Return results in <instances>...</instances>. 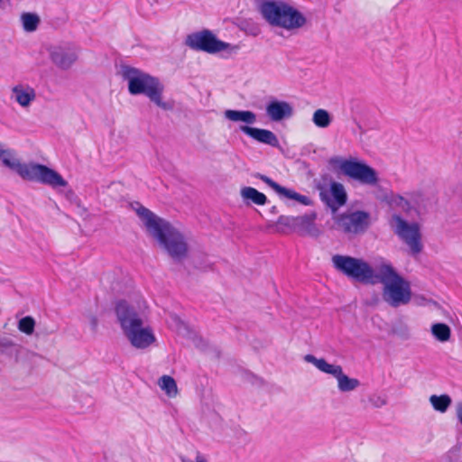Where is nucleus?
I'll return each mask as SVG.
<instances>
[{
	"mask_svg": "<svg viewBox=\"0 0 462 462\" xmlns=\"http://www.w3.org/2000/svg\"><path fill=\"white\" fill-rule=\"evenodd\" d=\"M138 214L144 221L149 233L158 240L172 258L181 260L187 255L188 246L183 236L168 221L157 217L144 207L138 209Z\"/></svg>",
	"mask_w": 462,
	"mask_h": 462,
	"instance_id": "nucleus-1",
	"label": "nucleus"
},
{
	"mask_svg": "<svg viewBox=\"0 0 462 462\" xmlns=\"http://www.w3.org/2000/svg\"><path fill=\"white\" fill-rule=\"evenodd\" d=\"M3 164L16 171L23 180L37 181L52 188L66 187L68 182L56 171L39 163H22L13 150L6 149L0 157Z\"/></svg>",
	"mask_w": 462,
	"mask_h": 462,
	"instance_id": "nucleus-2",
	"label": "nucleus"
},
{
	"mask_svg": "<svg viewBox=\"0 0 462 462\" xmlns=\"http://www.w3.org/2000/svg\"><path fill=\"white\" fill-rule=\"evenodd\" d=\"M122 76L128 81V91L130 94H144L159 107L164 110L172 108L170 103L162 101L163 86L157 78L130 66H124L122 68Z\"/></svg>",
	"mask_w": 462,
	"mask_h": 462,
	"instance_id": "nucleus-3",
	"label": "nucleus"
},
{
	"mask_svg": "<svg viewBox=\"0 0 462 462\" xmlns=\"http://www.w3.org/2000/svg\"><path fill=\"white\" fill-rule=\"evenodd\" d=\"M116 313L125 334L134 346L145 348L154 342L152 330L142 328V319L125 300L116 303Z\"/></svg>",
	"mask_w": 462,
	"mask_h": 462,
	"instance_id": "nucleus-4",
	"label": "nucleus"
},
{
	"mask_svg": "<svg viewBox=\"0 0 462 462\" xmlns=\"http://www.w3.org/2000/svg\"><path fill=\"white\" fill-rule=\"evenodd\" d=\"M383 284V300L392 307L408 304L411 299V284L390 263L379 267L377 281Z\"/></svg>",
	"mask_w": 462,
	"mask_h": 462,
	"instance_id": "nucleus-5",
	"label": "nucleus"
},
{
	"mask_svg": "<svg viewBox=\"0 0 462 462\" xmlns=\"http://www.w3.org/2000/svg\"><path fill=\"white\" fill-rule=\"evenodd\" d=\"M264 19L272 25L294 30L306 23L304 15L284 2L268 1L261 6Z\"/></svg>",
	"mask_w": 462,
	"mask_h": 462,
	"instance_id": "nucleus-6",
	"label": "nucleus"
},
{
	"mask_svg": "<svg viewBox=\"0 0 462 462\" xmlns=\"http://www.w3.org/2000/svg\"><path fill=\"white\" fill-rule=\"evenodd\" d=\"M333 267L348 279L364 283L374 284L378 275L373 267L362 258L349 255L335 254L331 258Z\"/></svg>",
	"mask_w": 462,
	"mask_h": 462,
	"instance_id": "nucleus-7",
	"label": "nucleus"
},
{
	"mask_svg": "<svg viewBox=\"0 0 462 462\" xmlns=\"http://www.w3.org/2000/svg\"><path fill=\"white\" fill-rule=\"evenodd\" d=\"M391 226L394 234L409 246L413 255L422 251L421 233L418 223H408L401 216L393 215Z\"/></svg>",
	"mask_w": 462,
	"mask_h": 462,
	"instance_id": "nucleus-8",
	"label": "nucleus"
},
{
	"mask_svg": "<svg viewBox=\"0 0 462 462\" xmlns=\"http://www.w3.org/2000/svg\"><path fill=\"white\" fill-rule=\"evenodd\" d=\"M185 43L192 50L211 54L226 51L230 47L229 43L218 40L211 31L207 29L189 34Z\"/></svg>",
	"mask_w": 462,
	"mask_h": 462,
	"instance_id": "nucleus-9",
	"label": "nucleus"
},
{
	"mask_svg": "<svg viewBox=\"0 0 462 462\" xmlns=\"http://www.w3.org/2000/svg\"><path fill=\"white\" fill-rule=\"evenodd\" d=\"M343 173L365 185H376L378 176L374 169L369 165L356 161L346 160L340 166Z\"/></svg>",
	"mask_w": 462,
	"mask_h": 462,
	"instance_id": "nucleus-10",
	"label": "nucleus"
},
{
	"mask_svg": "<svg viewBox=\"0 0 462 462\" xmlns=\"http://www.w3.org/2000/svg\"><path fill=\"white\" fill-rule=\"evenodd\" d=\"M337 226L345 233L357 234L365 230L369 225V214L365 211H355L341 214L337 217Z\"/></svg>",
	"mask_w": 462,
	"mask_h": 462,
	"instance_id": "nucleus-11",
	"label": "nucleus"
},
{
	"mask_svg": "<svg viewBox=\"0 0 462 462\" xmlns=\"http://www.w3.org/2000/svg\"><path fill=\"white\" fill-rule=\"evenodd\" d=\"M319 190L320 199L329 207L333 212H336L339 208L344 206L347 200V195L343 184L332 181L330 184V193L332 198L328 194V190L323 186L318 187Z\"/></svg>",
	"mask_w": 462,
	"mask_h": 462,
	"instance_id": "nucleus-12",
	"label": "nucleus"
},
{
	"mask_svg": "<svg viewBox=\"0 0 462 462\" xmlns=\"http://www.w3.org/2000/svg\"><path fill=\"white\" fill-rule=\"evenodd\" d=\"M255 177L257 179L261 180L262 181H263L265 184H267L270 188H272L279 195L284 196L288 199H294L305 206H309L311 204V200L309 197L301 195V194L294 191L293 189H289L285 187L281 186L280 184H278L276 181H274L273 180H272L270 177H268L266 175L257 173L255 175Z\"/></svg>",
	"mask_w": 462,
	"mask_h": 462,
	"instance_id": "nucleus-13",
	"label": "nucleus"
},
{
	"mask_svg": "<svg viewBox=\"0 0 462 462\" xmlns=\"http://www.w3.org/2000/svg\"><path fill=\"white\" fill-rule=\"evenodd\" d=\"M239 129L241 132L259 143L268 144L273 147H277L279 145L277 136L270 130L251 127L248 125H240Z\"/></svg>",
	"mask_w": 462,
	"mask_h": 462,
	"instance_id": "nucleus-14",
	"label": "nucleus"
},
{
	"mask_svg": "<svg viewBox=\"0 0 462 462\" xmlns=\"http://www.w3.org/2000/svg\"><path fill=\"white\" fill-rule=\"evenodd\" d=\"M316 218L317 214L314 212L295 217L296 230L301 236H317L319 234V230L315 225Z\"/></svg>",
	"mask_w": 462,
	"mask_h": 462,
	"instance_id": "nucleus-15",
	"label": "nucleus"
},
{
	"mask_svg": "<svg viewBox=\"0 0 462 462\" xmlns=\"http://www.w3.org/2000/svg\"><path fill=\"white\" fill-rule=\"evenodd\" d=\"M266 112L273 121H281L292 114L291 106L284 101H272L266 107Z\"/></svg>",
	"mask_w": 462,
	"mask_h": 462,
	"instance_id": "nucleus-16",
	"label": "nucleus"
},
{
	"mask_svg": "<svg viewBox=\"0 0 462 462\" xmlns=\"http://www.w3.org/2000/svg\"><path fill=\"white\" fill-rule=\"evenodd\" d=\"M304 359L314 365L319 371L333 375L335 378L340 374L343 370L338 365H330L324 358H317L312 355H306Z\"/></svg>",
	"mask_w": 462,
	"mask_h": 462,
	"instance_id": "nucleus-17",
	"label": "nucleus"
},
{
	"mask_svg": "<svg viewBox=\"0 0 462 462\" xmlns=\"http://www.w3.org/2000/svg\"><path fill=\"white\" fill-rule=\"evenodd\" d=\"M13 95L15 101L22 106H27L35 98V91L32 88H24L18 85L13 88Z\"/></svg>",
	"mask_w": 462,
	"mask_h": 462,
	"instance_id": "nucleus-18",
	"label": "nucleus"
},
{
	"mask_svg": "<svg viewBox=\"0 0 462 462\" xmlns=\"http://www.w3.org/2000/svg\"><path fill=\"white\" fill-rule=\"evenodd\" d=\"M225 116H226V118H227L228 120L233 121V122L241 121V122L250 124V125L255 123V121H256L255 114L254 112L248 111V110H245V111L231 110V109L226 110Z\"/></svg>",
	"mask_w": 462,
	"mask_h": 462,
	"instance_id": "nucleus-19",
	"label": "nucleus"
},
{
	"mask_svg": "<svg viewBox=\"0 0 462 462\" xmlns=\"http://www.w3.org/2000/svg\"><path fill=\"white\" fill-rule=\"evenodd\" d=\"M240 194L245 200H249L257 206L265 205L267 202V197L253 187L242 188Z\"/></svg>",
	"mask_w": 462,
	"mask_h": 462,
	"instance_id": "nucleus-20",
	"label": "nucleus"
},
{
	"mask_svg": "<svg viewBox=\"0 0 462 462\" xmlns=\"http://www.w3.org/2000/svg\"><path fill=\"white\" fill-rule=\"evenodd\" d=\"M77 57L74 53L65 52L63 51H57L51 53L52 61L62 69L69 68Z\"/></svg>",
	"mask_w": 462,
	"mask_h": 462,
	"instance_id": "nucleus-21",
	"label": "nucleus"
},
{
	"mask_svg": "<svg viewBox=\"0 0 462 462\" xmlns=\"http://www.w3.org/2000/svg\"><path fill=\"white\" fill-rule=\"evenodd\" d=\"M159 386L170 398H174L178 394L177 383L170 375H162L159 380Z\"/></svg>",
	"mask_w": 462,
	"mask_h": 462,
	"instance_id": "nucleus-22",
	"label": "nucleus"
},
{
	"mask_svg": "<svg viewBox=\"0 0 462 462\" xmlns=\"http://www.w3.org/2000/svg\"><path fill=\"white\" fill-rule=\"evenodd\" d=\"M337 386L341 392H350L359 386L360 383L356 378H350L341 371L337 377Z\"/></svg>",
	"mask_w": 462,
	"mask_h": 462,
	"instance_id": "nucleus-23",
	"label": "nucleus"
},
{
	"mask_svg": "<svg viewBox=\"0 0 462 462\" xmlns=\"http://www.w3.org/2000/svg\"><path fill=\"white\" fill-rule=\"evenodd\" d=\"M451 398L448 394L431 395L430 402L434 410L439 412H445L451 404Z\"/></svg>",
	"mask_w": 462,
	"mask_h": 462,
	"instance_id": "nucleus-24",
	"label": "nucleus"
},
{
	"mask_svg": "<svg viewBox=\"0 0 462 462\" xmlns=\"http://www.w3.org/2000/svg\"><path fill=\"white\" fill-rule=\"evenodd\" d=\"M23 28L25 32H34L37 30L40 23V18L37 14L32 13H23L21 15Z\"/></svg>",
	"mask_w": 462,
	"mask_h": 462,
	"instance_id": "nucleus-25",
	"label": "nucleus"
},
{
	"mask_svg": "<svg viewBox=\"0 0 462 462\" xmlns=\"http://www.w3.org/2000/svg\"><path fill=\"white\" fill-rule=\"evenodd\" d=\"M312 121L316 126L326 128L331 124L332 120L327 110L319 108L314 112Z\"/></svg>",
	"mask_w": 462,
	"mask_h": 462,
	"instance_id": "nucleus-26",
	"label": "nucleus"
},
{
	"mask_svg": "<svg viewBox=\"0 0 462 462\" xmlns=\"http://www.w3.org/2000/svg\"><path fill=\"white\" fill-rule=\"evenodd\" d=\"M433 336L441 342H446L450 338L451 331L445 323H436L431 327Z\"/></svg>",
	"mask_w": 462,
	"mask_h": 462,
	"instance_id": "nucleus-27",
	"label": "nucleus"
},
{
	"mask_svg": "<svg viewBox=\"0 0 462 462\" xmlns=\"http://www.w3.org/2000/svg\"><path fill=\"white\" fill-rule=\"evenodd\" d=\"M35 327V321L33 318L27 316L19 320L18 328L20 331L26 335H32Z\"/></svg>",
	"mask_w": 462,
	"mask_h": 462,
	"instance_id": "nucleus-28",
	"label": "nucleus"
},
{
	"mask_svg": "<svg viewBox=\"0 0 462 462\" xmlns=\"http://www.w3.org/2000/svg\"><path fill=\"white\" fill-rule=\"evenodd\" d=\"M276 224L284 227L296 229L295 217L280 216Z\"/></svg>",
	"mask_w": 462,
	"mask_h": 462,
	"instance_id": "nucleus-29",
	"label": "nucleus"
},
{
	"mask_svg": "<svg viewBox=\"0 0 462 462\" xmlns=\"http://www.w3.org/2000/svg\"><path fill=\"white\" fill-rule=\"evenodd\" d=\"M182 462H208L205 457L199 452L196 451V457L194 460H191L189 458L182 457Z\"/></svg>",
	"mask_w": 462,
	"mask_h": 462,
	"instance_id": "nucleus-30",
	"label": "nucleus"
},
{
	"mask_svg": "<svg viewBox=\"0 0 462 462\" xmlns=\"http://www.w3.org/2000/svg\"><path fill=\"white\" fill-rule=\"evenodd\" d=\"M457 416L458 420L462 424V403H459L457 407Z\"/></svg>",
	"mask_w": 462,
	"mask_h": 462,
	"instance_id": "nucleus-31",
	"label": "nucleus"
},
{
	"mask_svg": "<svg viewBox=\"0 0 462 462\" xmlns=\"http://www.w3.org/2000/svg\"><path fill=\"white\" fill-rule=\"evenodd\" d=\"M5 151H6V150H5V149H3L2 144L0 143V157H1V156H3V155H5Z\"/></svg>",
	"mask_w": 462,
	"mask_h": 462,
	"instance_id": "nucleus-32",
	"label": "nucleus"
},
{
	"mask_svg": "<svg viewBox=\"0 0 462 462\" xmlns=\"http://www.w3.org/2000/svg\"><path fill=\"white\" fill-rule=\"evenodd\" d=\"M92 321H93V325H94V326H97V319H96V318H93V319H92Z\"/></svg>",
	"mask_w": 462,
	"mask_h": 462,
	"instance_id": "nucleus-33",
	"label": "nucleus"
},
{
	"mask_svg": "<svg viewBox=\"0 0 462 462\" xmlns=\"http://www.w3.org/2000/svg\"><path fill=\"white\" fill-rule=\"evenodd\" d=\"M2 2V0H0V3Z\"/></svg>",
	"mask_w": 462,
	"mask_h": 462,
	"instance_id": "nucleus-34",
	"label": "nucleus"
}]
</instances>
